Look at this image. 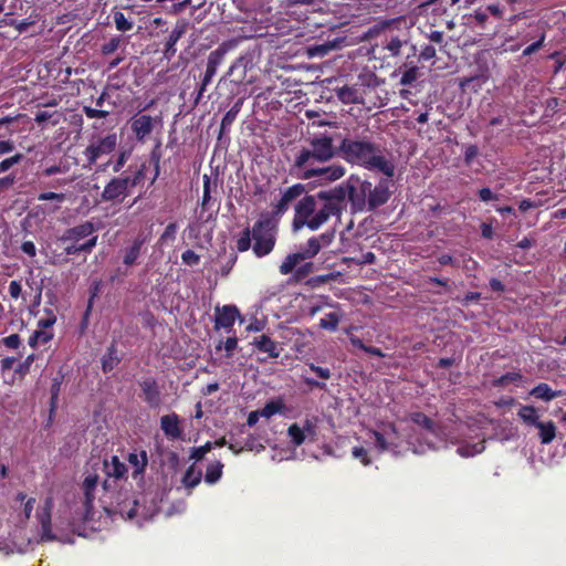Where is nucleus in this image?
Segmentation results:
<instances>
[{
    "label": "nucleus",
    "mask_w": 566,
    "mask_h": 566,
    "mask_svg": "<svg viewBox=\"0 0 566 566\" xmlns=\"http://www.w3.org/2000/svg\"><path fill=\"white\" fill-rule=\"evenodd\" d=\"M338 150L347 163L361 166L370 171L382 172L386 177H394L395 164L388 158L380 145L368 138H344Z\"/></svg>",
    "instance_id": "1"
},
{
    "label": "nucleus",
    "mask_w": 566,
    "mask_h": 566,
    "mask_svg": "<svg viewBox=\"0 0 566 566\" xmlns=\"http://www.w3.org/2000/svg\"><path fill=\"white\" fill-rule=\"evenodd\" d=\"M293 228L304 227L312 231L318 230L331 217L340 218L339 208L332 199L331 190H321L315 196H304L294 208Z\"/></svg>",
    "instance_id": "2"
},
{
    "label": "nucleus",
    "mask_w": 566,
    "mask_h": 566,
    "mask_svg": "<svg viewBox=\"0 0 566 566\" xmlns=\"http://www.w3.org/2000/svg\"><path fill=\"white\" fill-rule=\"evenodd\" d=\"M336 155L334 140L328 135H321L308 140L307 146L302 147L295 155L292 168L297 177L310 180L312 169H317Z\"/></svg>",
    "instance_id": "3"
},
{
    "label": "nucleus",
    "mask_w": 566,
    "mask_h": 566,
    "mask_svg": "<svg viewBox=\"0 0 566 566\" xmlns=\"http://www.w3.org/2000/svg\"><path fill=\"white\" fill-rule=\"evenodd\" d=\"M332 199H334L339 214L346 209L347 200L350 203L353 212H365L368 208L369 181L363 180L356 175L349 176L340 185L329 189Z\"/></svg>",
    "instance_id": "4"
},
{
    "label": "nucleus",
    "mask_w": 566,
    "mask_h": 566,
    "mask_svg": "<svg viewBox=\"0 0 566 566\" xmlns=\"http://www.w3.org/2000/svg\"><path fill=\"white\" fill-rule=\"evenodd\" d=\"M335 239V230H328L319 235L310 238L300 245L298 251L289 254L280 265V272L287 275L303 261L316 256L323 248L328 247Z\"/></svg>",
    "instance_id": "5"
},
{
    "label": "nucleus",
    "mask_w": 566,
    "mask_h": 566,
    "mask_svg": "<svg viewBox=\"0 0 566 566\" xmlns=\"http://www.w3.org/2000/svg\"><path fill=\"white\" fill-rule=\"evenodd\" d=\"M254 254L262 258L272 252L275 245V227L269 217H262L252 228Z\"/></svg>",
    "instance_id": "6"
},
{
    "label": "nucleus",
    "mask_w": 566,
    "mask_h": 566,
    "mask_svg": "<svg viewBox=\"0 0 566 566\" xmlns=\"http://www.w3.org/2000/svg\"><path fill=\"white\" fill-rule=\"evenodd\" d=\"M517 416L526 426H533L538 430V439L543 444H548L555 439V423L553 421H539L535 407L522 406L517 411Z\"/></svg>",
    "instance_id": "7"
},
{
    "label": "nucleus",
    "mask_w": 566,
    "mask_h": 566,
    "mask_svg": "<svg viewBox=\"0 0 566 566\" xmlns=\"http://www.w3.org/2000/svg\"><path fill=\"white\" fill-rule=\"evenodd\" d=\"M143 176V170H138L134 177L122 176L112 178L101 193L103 201H123L129 192V189L135 187Z\"/></svg>",
    "instance_id": "8"
},
{
    "label": "nucleus",
    "mask_w": 566,
    "mask_h": 566,
    "mask_svg": "<svg viewBox=\"0 0 566 566\" xmlns=\"http://www.w3.org/2000/svg\"><path fill=\"white\" fill-rule=\"evenodd\" d=\"M117 145L116 134H108L105 137L92 142L84 150V156L90 165L96 163L104 155L113 153Z\"/></svg>",
    "instance_id": "9"
},
{
    "label": "nucleus",
    "mask_w": 566,
    "mask_h": 566,
    "mask_svg": "<svg viewBox=\"0 0 566 566\" xmlns=\"http://www.w3.org/2000/svg\"><path fill=\"white\" fill-rule=\"evenodd\" d=\"M310 179L316 178L318 185H327L342 179L346 174V168L340 164L321 166L317 169L310 170Z\"/></svg>",
    "instance_id": "10"
},
{
    "label": "nucleus",
    "mask_w": 566,
    "mask_h": 566,
    "mask_svg": "<svg viewBox=\"0 0 566 566\" xmlns=\"http://www.w3.org/2000/svg\"><path fill=\"white\" fill-rule=\"evenodd\" d=\"M240 315L235 305L216 306L214 308V328H223L230 332L237 317Z\"/></svg>",
    "instance_id": "11"
},
{
    "label": "nucleus",
    "mask_w": 566,
    "mask_h": 566,
    "mask_svg": "<svg viewBox=\"0 0 566 566\" xmlns=\"http://www.w3.org/2000/svg\"><path fill=\"white\" fill-rule=\"evenodd\" d=\"M160 123V118L150 115L135 116L130 120V128L138 142L144 143L153 132L155 124Z\"/></svg>",
    "instance_id": "12"
},
{
    "label": "nucleus",
    "mask_w": 566,
    "mask_h": 566,
    "mask_svg": "<svg viewBox=\"0 0 566 566\" xmlns=\"http://www.w3.org/2000/svg\"><path fill=\"white\" fill-rule=\"evenodd\" d=\"M368 208L367 211H374L375 209L384 206L390 198V191L387 181L381 180L378 185L374 186L369 181L368 192Z\"/></svg>",
    "instance_id": "13"
},
{
    "label": "nucleus",
    "mask_w": 566,
    "mask_h": 566,
    "mask_svg": "<svg viewBox=\"0 0 566 566\" xmlns=\"http://www.w3.org/2000/svg\"><path fill=\"white\" fill-rule=\"evenodd\" d=\"M304 193H306V187L303 184H295L291 187H287L282 191L281 199L274 206L275 213L283 214L285 211H287L290 205L297 198L302 197Z\"/></svg>",
    "instance_id": "14"
},
{
    "label": "nucleus",
    "mask_w": 566,
    "mask_h": 566,
    "mask_svg": "<svg viewBox=\"0 0 566 566\" xmlns=\"http://www.w3.org/2000/svg\"><path fill=\"white\" fill-rule=\"evenodd\" d=\"M96 227L91 221H85L73 228L66 229L61 237V241L78 242L84 238L95 235Z\"/></svg>",
    "instance_id": "15"
},
{
    "label": "nucleus",
    "mask_w": 566,
    "mask_h": 566,
    "mask_svg": "<svg viewBox=\"0 0 566 566\" xmlns=\"http://www.w3.org/2000/svg\"><path fill=\"white\" fill-rule=\"evenodd\" d=\"M144 400L150 408H158L161 405V395L157 381L154 378H146L140 382Z\"/></svg>",
    "instance_id": "16"
},
{
    "label": "nucleus",
    "mask_w": 566,
    "mask_h": 566,
    "mask_svg": "<svg viewBox=\"0 0 566 566\" xmlns=\"http://www.w3.org/2000/svg\"><path fill=\"white\" fill-rule=\"evenodd\" d=\"M410 419L413 423L422 427L429 434L433 436L434 438L439 439L440 441H443L442 437V430L439 424H437L433 420L428 418L422 412H413L410 415Z\"/></svg>",
    "instance_id": "17"
},
{
    "label": "nucleus",
    "mask_w": 566,
    "mask_h": 566,
    "mask_svg": "<svg viewBox=\"0 0 566 566\" xmlns=\"http://www.w3.org/2000/svg\"><path fill=\"white\" fill-rule=\"evenodd\" d=\"M36 518L40 523L41 531H40V537L36 541L38 543H44V542H53L56 541L57 537L52 531V515L51 514H43V513H36Z\"/></svg>",
    "instance_id": "18"
},
{
    "label": "nucleus",
    "mask_w": 566,
    "mask_h": 566,
    "mask_svg": "<svg viewBox=\"0 0 566 566\" xmlns=\"http://www.w3.org/2000/svg\"><path fill=\"white\" fill-rule=\"evenodd\" d=\"M146 241L147 238L143 234H139L133 240L132 244L125 249L123 259L125 265L130 266L136 262Z\"/></svg>",
    "instance_id": "19"
},
{
    "label": "nucleus",
    "mask_w": 566,
    "mask_h": 566,
    "mask_svg": "<svg viewBox=\"0 0 566 566\" xmlns=\"http://www.w3.org/2000/svg\"><path fill=\"white\" fill-rule=\"evenodd\" d=\"M160 428L164 433L171 439L181 437V429L176 413L163 416L160 419Z\"/></svg>",
    "instance_id": "20"
},
{
    "label": "nucleus",
    "mask_w": 566,
    "mask_h": 566,
    "mask_svg": "<svg viewBox=\"0 0 566 566\" xmlns=\"http://www.w3.org/2000/svg\"><path fill=\"white\" fill-rule=\"evenodd\" d=\"M260 352L266 353L271 358H277L281 354V349L277 343L272 340L268 335H260L255 337L252 343Z\"/></svg>",
    "instance_id": "21"
},
{
    "label": "nucleus",
    "mask_w": 566,
    "mask_h": 566,
    "mask_svg": "<svg viewBox=\"0 0 566 566\" xmlns=\"http://www.w3.org/2000/svg\"><path fill=\"white\" fill-rule=\"evenodd\" d=\"M104 471L107 476L122 479L127 473V467L119 461L118 457L112 455L109 459L104 460Z\"/></svg>",
    "instance_id": "22"
},
{
    "label": "nucleus",
    "mask_w": 566,
    "mask_h": 566,
    "mask_svg": "<svg viewBox=\"0 0 566 566\" xmlns=\"http://www.w3.org/2000/svg\"><path fill=\"white\" fill-rule=\"evenodd\" d=\"M407 43L408 38L406 35L389 34L386 35L382 48L389 52L390 56H398L401 48Z\"/></svg>",
    "instance_id": "23"
},
{
    "label": "nucleus",
    "mask_w": 566,
    "mask_h": 566,
    "mask_svg": "<svg viewBox=\"0 0 566 566\" xmlns=\"http://www.w3.org/2000/svg\"><path fill=\"white\" fill-rule=\"evenodd\" d=\"M127 460L129 464L134 468V471L132 473L134 479H136L144 472L148 463V457L146 451H140L139 453L132 452L128 454Z\"/></svg>",
    "instance_id": "24"
},
{
    "label": "nucleus",
    "mask_w": 566,
    "mask_h": 566,
    "mask_svg": "<svg viewBox=\"0 0 566 566\" xmlns=\"http://www.w3.org/2000/svg\"><path fill=\"white\" fill-rule=\"evenodd\" d=\"M370 436L374 438L375 446L377 447V449L380 452H385V451L396 452V449L399 447L398 442H396L395 440H388L387 436H385L379 430H371Z\"/></svg>",
    "instance_id": "25"
},
{
    "label": "nucleus",
    "mask_w": 566,
    "mask_h": 566,
    "mask_svg": "<svg viewBox=\"0 0 566 566\" xmlns=\"http://www.w3.org/2000/svg\"><path fill=\"white\" fill-rule=\"evenodd\" d=\"M337 97L345 104H360L363 98L360 97L358 90L353 86H343L336 91Z\"/></svg>",
    "instance_id": "26"
},
{
    "label": "nucleus",
    "mask_w": 566,
    "mask_h": 566,
    "mask_svg": "<svg viewBox=\"0 0 566 566\" xmlns=\"http://www.w3.org/2000/svg\"><path fill=\"white\" fill-rule=\"evenodd\" d=\"M97 483H98V476L96 474H88L84 479L83 489H84V494H85V506H86L87 512L90 511V509L92 506V502L95 497L94 490H95Z\"/></svg>",
    "instance_id": "27"
},
{
    "label": "nucleus",
    "mask_w": 566,
    "mask_h": 566,
    "mask_svg": "<svg viewBox=\"0 0 566 566\" xmlns=\"http://www.w3.org/2000/svg\"><path fill=\"white\" fill-rule=\"evenodd\" d=\"M530 395L544 401H551L558 397L559 392L554 391L547 384L541 382L531 390Z\"/></svg>",
    "instance_id": "28"
},
{
    "label": "nucleus",
    "mask_w": 566,
    "mask_h": 566,
    "mask_svg": "<svg viewBox=\"0 0 566 566\" xmlns=\"http://www.w3.org/2000/svg\"><path fill=\"white\" fill-rule=\"evenodd\" d=\"M243 105V99L239 98L234 105L226 113L221 120V132L229 130L232 123L235 120L239 112L241 111V107Z\"/></svg>",
    "instance_id": "29"
},
{
    "label": "nucleus",
    "mask_w": 566,
    "mask_h": 566,
    "mask_svg": "<svg viewBox=\"0 0 566 566\" xmlns=\"http://www.w3.org/2000/svg\"><path fill=\"white\" fill-rule=\"evenodd\" d=\"M97 243V235H93L85 243L78 244L77 242H72V244L65 248L66 254H76L80 252L90 253L93 248H95Z\"/></svg>",
    "instance_id": "30"
},
{
    "label": "nucleus",
    "mask_w": 566,
    "mask_h": 566,
    "mask_svg": "<svg viewBox=\"0 0 566 566\" xmlns=\"http://www.w3.org/2000/svg\"><path fill=\"white\" fill-rule=\"evenodd\" d=\"M185 33V27H180V28H175L169 38H168V41L166 43V50H165V55L170 59L175 53H176V43L178 42V40L182 36V34Z\"/></svg>",
    "instance_id": "31"
},
{
    "label": "nucleus",
    "mask_w": 566,
    "mask_h": 566,
    "mask_svg": "<svg viewBox=\"0 0 566 566\" xmlns=\"http://www.w3.org/2000/svg\"><path fill=\"white\" fill-rule=\"evenodd\" d=\"M287 436L294 447H300L308 439L307 434L301 429L298 423H292L287 429Z\"/></svg>",
    "instance_id": "32"
},
{
    "label": "nucleus",
    "mask_w": 566,
    "mask_h": 566,
    "mask_svg": "<svg viewBox=\"0 0 566 566\" xmlns=\"http://www.w3.org/2000/svg\"><path fill=\"white\" fill-rule=\"evenodd\" d=\"M223 464L220 461L212 462L208 465L205 480L209 484L218 482L222 476Z\"/></svg>",
    "instance_id": "33"
},
{
    "label": "nucleus",
    "mask_w": 566,
    "mask_h": 566,
    "mask_svg": "<svg viewBox=\"0 0 566 566\" xmlns=\"http://www.w3.org/2000/svg\"><path fill=\"white\" fill-rule=\"evenodd\" d=\"M201 475L200 470H197L195 465H190L182 478V483L186 488L193 489L200 483Z\"/></svg>",
    "instance_id": "34"
},
{
    "label": "nucleus",
    "mask_w": 566,
    "mask_h": 566,
    "mask_svg": "<svg viewBox=\"0 0 566 566\" xmlns=\"http://www.w3.org/2000/svg\"><path fill=\"white\" fill-rule=\"evenodd\" d=\"M119 363V358L117 356V350L114 346H111L106 353V355L102 358V368L103 371L107 373L113 370L117 364Z\"/></svg>",
    "instance_id": "35"
},
{
    "label": "nucleus",
    "mask_w": 566,
    "mask_h": 566,
    "mask_svg": "<svg viewBox=\"0 0 566 566\" xmlns=\"http://www.w3.org/2000/svg\"><path fill=\"white\" fill-rule=\"evenodd\" d=\"M485 449L484 441H479L473 444H463L457 449L459 455L468 458L482 453Z\"/></svg>",
    "instance_id": "36"
},
{
    "label": "nucleus",
    "mask_w": 566,
    "mask_h": 566,
    "mask_svg": "<svg viewBox=\"0 0 566 566\" xmlns=\"http://www.w3.org/2000/svg\"><path fill=\"white\" fill-rule=\"evenodd\" d=\"M394 23H395V20H384V21L375 24L374 27L369 28L365 32L364 39L368 40V39H373V38L380 35L382 32L390 29Z\"/></svg>",
    "instance_id": "37"
},
{
    "label": "nucleus",
    "mask_w": 566,
    "mask_h": 566,
    "mask_svg": "<svg viewBox=\"0 0 566 566\" xmlns=\"http://www.w3.org/2000/svg\"><path fill=\"white\" fill-rule=\"evenodd\" d=\"M340 321V315L336 312L327 313L319 321V327L327 331H336Z\"/></svg>",
    "instance_id": "38"
},
{
    "label": "nucleus",
    "mask_w": 566,
    "mask_h": 566,
    "mask_svg": "<svg viewBox=\"0 0 566 566\" xmlns=\"http://www.w3.org/2000/svg\"><path fill=\"white\" fill-rule=\"evenodd\" d=\"M115 27L120 32H126L133 29L134 23L126 19L123 12L115 11L113 14Z\"/></svg>",
    "instance_id": "39"
},
{
    "label": "nucleus",
    "mask_w": 566,
    "mask_h": 566,
    "mask_svg": "<svg viewBox=\"0 0 566 566\" xmlns=\"http://www.w3.org/2000/svg\"><path fill=\"white\" fill-rule=\"evenodd\" d=\"M300 426L301 429L307 434L311 441L316 440L317 420L315 418H306Z\"/></svg>",
    "instance_id": "40"
},
{
    "label": "nucleus",
    "mask_w": 566,
    "mask_h": 566,
    "mask_svg": "<svg viewBox=\"0 0 566 566\" xmlns=\"http://www.w3.org/2000/svg\"><path fill=\"white\" fill-rule=\"evenodd\" d=\"M252 240H253V238H252V230H250L249 228L244 229L242 231L240 238L237 241V249L240 252L248 251L251 248V241Z\"/></svg>",
    "instance_id": "41"
},
{
    "label": "nucleus",
    "mask_w": 566,
    "mask_h": 566,
    "mask_svg": "<svg viewBox=\"0 0 566 566\" xmlns=\"http://www.w3.org/2000/svg\"><path fill=\"white\" fill-rule=\"evenodd\" d=\"M238 346V338L237 337H228L226 342L220 340L219 344L216 346L217 350H221L222 348L227 353V357H231L233 354V350Z\"/></svg>",
    "instance_id": "42"
},
{
    "label": "nucleus",
    "mask_w": 566,
    "mask_h": 566,
    "mask_svg": "<svg viewBox=\"0 0 566 566\" xmlns=\"http://www.w3.org/2000/svg\"><path fill=\"white\" fill-rule=\"evenodd\" d=\"M23 159L22 154H15L12 157L6 158L0 163V174L8 171L12 166L19 164Z\"/></svg>",
    "instance_id": "43"
},
{
    "label": "nucleus",
    "mask_w": 566,
    "mask_h": 566,
    "mask_svg": "<svg viewBox=\"0 0 566 566\" xmlns=\"http://www.w3.org/2000/svg\"><path fill=\"white\" fill-rule=\"evenodd\" d=\"M418 78V69L416 66L405 71L400 78L401 85H410Z\"/></svg>",
    "instance_id": "44"
},
{
    "label": "nucleus",
    "mask_w": 566,
    "mask_h": 566,
    "mask_svg": "<svg viewBox=\"0 0 566 566\" xmlns=\"http://www.w3.org/2000/svg\"><path fill=\"white\" fill-rule=\"evenodd\" d=\"M380 431L387 436L388 440H395L398 442L399 433L397 427L394 423H384Z\"/></svg>",
    "instance_id": "45"
},
{
    "label": "nucleus",
    "mask_w": 566,
    "mask_h": 566,
    "mask_svg": "<svg viewBox=\"0 0 566 566\" xmlns=\"http://www.w3.org/2000/svg\"><path fill=\"white\" fill-rule=\"evenodd\" d=\"M280 411V406L273 401L268 402L261 410H259L260 417L271 418L273 415Z\"/></svg>",
    "instance_id": "46"
},
{
    "label": "nucleus",
    "mask_w": 566,
    "mask_h": 566,
    "mask_svg": "<svg viewBox=\"0 0 566 566\" xmlns=\"http://www.w3.org/2000/svg\"><path fill=\"white\" fill-rule=\"evenodd\" d=\"M120 38L119 36H114L107 43L103 44L102 46V53L104 55H108V54H112L113 52H115L119 44H120Z\"/></svg>",
    "instance_id": "47"
},
{
    "label": "nucleus",
    "mask_w": 566,
    "mask_h": 566,
    "mask_svg": "<svg viewBox=\"0 0 566 566\" xmlns=\"http://www.w3.org/2000/svg\"><path fill=\"white\" fill-rule=\"evenodd\" d=\"M212 449V443L211 442H207L206 444L201 446V447H198V448H193L192 452H191V459H195L196 461H199L201 459H203V457Z\"/></svg>",
    "instance_id": "48"
},
{
    "label": "nucleus",
    "mask_w": 566,
    "mask_h": 566,
    "mask_svg": "<svg viewBox=\"0 0 566 566\" xmlns=\"http://www.w3.org/2000/svg\"><path fill=\"white\" fill-rule=\"evenodd\" d=\"M138 502L136 500L132 501V505L127 507V505H119L117 511L122 516H126L127 518H133L136 515V507Z\"/></svg>",
    "instance_id": "49"
},
{
    "label": "nucleus",
    "mask_w": 566,
    "mask_h": 566,
    "mask_svg": "<svg viewBox=\"0 0 566 566\" xmlns=\"http://www.w3.org/2000/svg\"><path fill=\"white\" fill-rule=\"evenodd\" d=\"M223 55H224V51H222L220 49L212 51L208 56L207 64L218 69V66L222 63Z\"/></svg>",
    "instance_id": "50"
},
{
    "label": "nucleus",
    "mask_w": 566,
    "mask_h": 566,
    "mask_svg": "<svg viewBox=\"0 0 566 566\" xmlns=\"http://www.w3.org/2000/svg\"><path fill=\"white\" fill-rule=\"evenodd\" d=\"M45 313L48 314V317L45 318H41L38 323V326L41 328V329H46V328H50L51 326L54 325V323L56 322V316L53 314V312L51 310H45Z\"/></svg>",
    "instance_id": "51"
},
{
    "label": "nucleus",
    "mask_w": 566,
    "mask_h": 566,
    "mask_svg": "<svg viewBox=\"0 0 566 566\" xmlns=\"http://www.w3.org/2000/svg\"><path fill=\"white\" fill-rule=\"evenodd\" d=\"M181 260L184 263H186L188 265H197L199 263L200 258L195 251L186 250L181 254Z\"/></svg>",
    "instance_id": "52"
},
{
    "label": "nucleus",
    "mask_w": 566,
    "mask_h": 566,
    "mask_svg": "<svg viewBox=\"0 0 566 566\" xmlns=\"http://www.w3.org/2000/svg\"><path fill=\"white\" fill-rule=\"evenodd\" d=\"M353 457L359 459L364 465L370 464V459L367 455V451L363 447H355L353 449Z\"/></svg>",
    "instance_id": "53"
},
{
    "label": "nucleus",
    "mask_w": 566,
    "mask_h": 566,
    "mask_svg": "<svg viewBox=\"0 0 566 566\" xmlns=\"http://www.w3.org/2000/svg\"><path fill=\"white\" fill-rule=\"evenodd\" d=\"M6 347L17 349L21 345V338L18 334H11L2 339Z\"/></svg>",
    "instance_id": "54"
},
{
    "label": "nucleus",
    "mask_w": 566,
    "mask_h": 566,
    "mask_svg": "<svg viewBox=\"0 0 566 566\" xmlns=\"http://www.w3.org/2000/svg\"><path fill=\"white\" fill-rule=\"evenodd\" d=\"M83 111L88 118H105L109 114L108 111L96 109L88 106H85Z\"/></svg>",
    "instance_id": "55"
},
{
    "label": "nucleus",
    "mask_w": 566,
    "mask_h": 566,
    "mask_svg": "<svg viewBox=\"0 0 566 566\" xmlns=\"http://www.w3.org/2000/svg\"><path fill=\"white\" fill-rule=\"evenodd\" d=\"M210 187H211V179L208 175L203 176V196H202V202L201 206L205 208L207 203L210 200Z\"/></svg>",
    "instance_id": "56"
},
{
    "label": "nucleus",
    "mask_w": 566,
    "mask_h": 566,
    "mask_svg": "<svg viewBox=\"0 0 566 566\" xmlns=\"http://www.w3.org/2000/svg\"><path fill=\"white\" fill-rule=\"evenodd\" d=\"M128 157H129V153L128 151H122L119 154V156L117 157V159L113 164V171L114 172H119L123 169V167L125 166Z\"/></svg>",
    "instance_id": "57"
},
{
    "label": "nucleus",
    "mask_w": 566,
    "mask_h": 566,
    "mask_svg": "<svg viewBox=\"0 0 566 566\" xmlns=\"http://www.w3.org/2000/svg\"><path fill=\"white\" fill-rule=\"evenodd\" d=\"M38 199L40 201L56 200L59 202H63L65 200V195L56 192H43L39 195Z\"/></svg>",
    "instance_id": "58"
},
{
    "label": "nucleus",
    "mask_w": 566,
    "mask_h": 566,
    "mask_svg": "<svg viewBox=\"0 0 566 566\" xmlns=\"http://www.w3.org/2000/svg\"><path fill=\"white\" fill-rule=\"evenodd\" d=\"M176 232H177V224L176 223H169L166 227L164 233L161 234L160 240L161 241L174 240L175 237H176Z\"/></svg>",
    "instance_id": "59"
},
{
    "label": "nucleus",
    "mask_w": 566,
    "mask_h": 566,
    "mask_svg": "<svg viewBox=\"0 0 566 566\" xmlns=\"http://www.w3.org/2000/svg\"><path fill=\"white\" fill-rule=\"evenodd\" d=\"M479 149L475 145H470L464 151V161L470 165L472 160L478 156Z\"/></svg>",
    "instance_id": "60"
},
{
    "label": "nucleus",
    "mask_w": 566,
    "mask_h": 566,
    "mask_svg": "<svg viewBox=\"0 0 566 566\" xmlns=\"http://www.w3.org/2000/svg\"><path fill=\"white\" fill-rule=\"evenodd\" d=\"M22 292V286L18 281H11L9 284V294L12 298H19Z\"/></svg>",
    "instance_id": "61"
},
{
    "label": "nucleus",
    "mask_w": 566,
    "mask_h": 566,
    "mask_svg": "<svg viewBox=\"0 0 566 566\" xmlns=\"http://www.w3.org/2000/svg\"><path fill=\"white\" fill-rule=\"evenodd\" d=\"M522 376L517 373H507L499 378L497 384L499 385H506L509 382L520 380Z\"/></svg>",
    "instance_id": "62"
},
{
    "label": "nucleus",
    "mask_w": 566,
    "mask_h": 566,
    "mask_svg": "<svg viewBox=\"0 0 566 566\" xmlns=\"http://www.w3.org/2000/svg\"><path fill=\"white\" fill-rule=\"evenodd\" d=\"M436 56V49L432 45H426L420 52V59L429 61Z\"/></svg>",
    "instance_id": "63"
},
{
    "label": "nucleus",
    "mask_w": 566,
    "mask_h": 566,
    "mask_svg": "<svg viewBox=\"0 0 566 566\" xmlns=\"http://www.w3.org/2000/svg\"><path fill=\"white\" fill-rule=\"evenodd\" d=\"M479 197L482 201L484 202H488V201H491V200H496L497 199V196L494 195L490 188H482L480 191H479Z\"/></svg>",
    "instance_id": "64"
}]
</instances>
